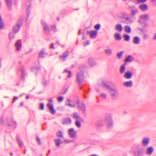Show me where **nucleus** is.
Listing matches in <instances>:
<instances>
[{
	"instance_id": "f03ea898",
	"label": "nucleus",
	"mask_w": 156,
	"mask_h": 156,
	"mask_svg": "<svg viewBox=\"0 0 156 156\" xmlns=\"http://www.w3.org/2000/svg\"><path fill=\"white\" fill-rule=\"evenodd\" d=\"M103 124L108 126V127L110 128L113 125V123L112 117L110 115H107L105 116L104 119L103 121Z\"/></svg>"
},
{
	"instance_id": "58836bf2",
	"label": "nucleus",
	"mask_w": 156,
	"mask_h": 156,
	"mask_svg": "<svg viewBox=\"0 0 156 156\" xmlns=\"http://www.w3.org/2000/svg\"><path fill=\"white\" fill-rule=\"evenodd\" d=\"M123 52L124 51H121L117 53V56L119 59H120L121 58L123 55Z\"/></svg>"
},
{
	"instance_id": "de8ad7c7",
	"label": "nucleus",
	"mask_w": 156,
	"mask_h": 156,
	"mask_svg": "<svg viewBox=\"0 0 156 156\" xmlns=\"http://www.w3.org/2000/svg\"><path fill=\"white\" fill-rule=\"evenodd\" d=\"M40 69L39 67H33L31 68V70L33 72L36 71H38Z\"/></svg>"
},
{
	"instance_id": "39448f33",
	"label": "nucleus",
	"mask_w": 156,
	"mask_h": 156,
	"mask_svg": "<svg viewBox=\"0 0 156 156\" xmlns=\"http://www.w3.org/2000/svg\"><path fill=\"white\" fill-rule=\"evenodd\" d=\"M150 142V139L148 137L144 138L141 141V144L144 147L147 146Z\"/></svg>"
},
{
	"instance_id": "a18cd8bd",
	"label": "nucleus",
	"mask_w": 156,
	"mask_h": 156,
	"mask_svg": "<svg viewBox=\"0 0 156 156\" xmlns=\"http://www.w3.org/2000/svg\"><path fill=\"white\" fill-rule=\"evenodd\" d=\"M9 39L11 40L14 38V36L12 34L10 33L9 35Z\"/></svg>"
},
{
	"instance_id": "4c0bfd02",
	"label": "nucleus",
	"mask_w": 156,
	"mask_h": 156,
	"mask_svg": "<svg viewBox=\"0 0 156 156\" xmlns=\"http://www.w3.org/2000/svg\"><path fill=\"white\" fill-rule=\"evenodd\" d=\"M45 54L44 51L42 50L40 52L39 54V56L40 57L42 58H44V55Z\"/></svg>"
},
{
	"instance_id": "09e8293b",
	"label": "nucleus",
	"mask_w": 156,
	"mask_h": 156,
	"mask_svg": "<svg viewBox=\"0 0 156 156\" xmlns=\"http://www.w3.org/2000/svg\"><path fill=\"white\" fill-rule=\"evenodd\" d=\"M94 27L96 30H98L100 28V25L99 24H98L95 26Z\"/></svg>"
},
{
	"instance_id": "bb28decb",
	"label": "nucleus",
	"mask_w": 156,
	"mask_h": 156,
	"mask_svg": "<svg viewBox=\"0 0 156 156\" xmlns=\"http://www.w3.org/2000/svg\"><path fill=\"white\" fill-rule=\"evenodd\" d=\"M54 142L55 145L57 147H59L62 143L61 140L60 139H55L54 140Z\"/></svg>"
},
{
	"instance_id": "bf43d9fd",
	"label": "nucleus",
	"mask_w": 156,
	"mask_h": 156,
	"mask_svg": "<svg viewBox=\"0 0 156 156\" xmlns=\"http://www.w3.org/2000/svg\"><path fill=\"white\" fill-rule=\"evenodd\" d=\"M151 1L153 4L156 5V0H151Z\"/></svg>"
},
{
	"instance_id": "864d4df0",
	"label": "nucleus",
	"mask_w": 156,
	"mask_h": 156,
	"mask_svg": "<svg viewBox=\"0 0 156 156\" xmlns=\"http://www.w3.org/2000/svg\"><path fill=\"white\" fill-rule=\"evenodd\" d=\"M40 106L41 110H43L44 109V105L43 103L41 104Z\"/></svg>"
},
{
	"instance_id": "c756f323",
	"label": "nucleus",
	"mask_w": 156,
	"mask_h": 156,
	"mask_svg": "<svg viewBox=\"0 0 156 156\" xmlns=\"http://www.w3.org/2000/svg\"><path fill=\"white\" fill-rule=\"evenodd\" d=\"M123 18L126 20L128 21L130 23H131L132 21L131 17L125 14L123 16Z\"/></svg>"
},
{
	"instance_id": "5fc2aeb1",
	"label": "nucleus",
	"mask_w": 156,
	"mask_h": 156,
	"mask_svg": "<svg viewBox=\"0 0 156 156\" xmlns=\"http://www.w3.org/2000/svg\"><path fill=\"white\" fill-rule=\"evenodd\" d=\"M147 0H137L138 2L139 3H144L147 1Z\"/></svg>"
},
{
	"instance_id": "338daca9",
	"label": "nucleus",
	"mask_w": 156,
	"mask_h": 156,
	"mask_svg": "<svg viewBox=\"0 0 156 156\" xmlns=\"http://www.w3.org/2000/svg\"><path fill=\"white\" fill-rule=\"evenodd\" d=\"M29 98V96H27L26 97V99H28Z\"/></svg>"
},
{
	"instance_id": "c03bdc74",
	"label": "nucleus",
	"mask_w": 156,
	"mask_h": 156,
	"mask_svg": "<svg viewBox=\"0 0 156 156\" xmlns=\"http://www.w3.org/2000/svg\"><path fill=\"white\" fill-rule=\"evenodd\" d=\"M36 140L38 144L39 145H41V142L40 138L37 136L36 137Z\"/></svg>"
},
{
	"instance_id": "f3484780",
	"label": "nucleus",
	"mask_w": 156,
	"mask_h": 156,
	"mask_svg": "<svg viewBox=\"0 0 156 156\" xmlns=\"http://www.w3.org/2000/svg\"><path fill=\"white\" fill-rule=\"evenodd\" d=\"M123 85L126 87H130L133 85V82L132 80H129L123 83Z\"/></svg>"
},
{
	"instance_id": "e2e57ef3",
	"label": "nucleus",
	"mask_w": 156,
	"mask_h": 156,
	"mask_svg": "<svg viewBox=\"0 0 156 156\" xmlns=\"http://www.w3.org/2000/svg\"><path fill=\"white\" fill-rule=\"evenodd\" d=\"M23 102H21L20 103V106H23Z\"/></svg>"
},
{
	"instance_id": "37998d69",
	"label": "nucleus",
	"mask_w": 156,
	"mask_h": 156,
	"mask_svg": "<svg viewBox=\"0 0 156 156\" xmlns=\"http://www.w3.org/2000/svg\"><path fill=\"white\" fill-rule=\"evenodd\" d=\"M64 97L62 96H59L57 98V100L59 102H62L64 100Z\"/></svg>"
},
{
	"instance_id": "1a4fd4ad",
	"label": "nucleus",
	"mask_w": 156,
	"mask_h": 156,
	"mask_svg": "<svg viewBox=\"0 0 156 156\" xmlns=\"http://www.w3.org/2000/svg\"><path fill=\"white\" fill-rule=\"evenodd\" d=\"M133 73L132 72L130 71H127L125 73L124 76L126 79H130L131 78Z\"/></svg>"
},
{
	"instance_id": "f8f14e48",
	"label": "nucleus",
	"mask_w": 156,
	"mask_h": 156,
	"mask_svg": "<svg viewBox=\"0 0 156 156\" xmlns=\"http://www.w3.org/2000/svg\"><path fill=\"white\" fill-rule=\"evenodd\" d=\"M15 46L16 48V50L17 51H20L21 48L22 44L21 41L19 40L16 42Z\"/></svg>"
},
{
	"instance_id": "c85d7f7f",
	"label": "nucleus",
	"mask_w": 156,
	"mask_h": 156,
	"mask_svg": "<svg viewBox=\"0 0 156 156\" xmlns=\"http://www.w3.org/2000/svg\"><path fill=\"white\" fill-rule=\"evenodd\" d=\"M116 30L118 31L121 32L122 30V27L120 24H117L115 26Z\"/></svg>"
},
{
	"instance_id": "5701e85b",
	"label": "nucleus",
	"mask_w": 156,
	"mask_h": 156,
	"mask_svg": "<svg viewBox=\"0 0 156 156\" xmlns=\"http://www.w3.org/2000/svg\"><path fill=\"white\" fill-rule=\"evenodd\" d=\"M21 77L22 78L24 79L26 75V70L24 69L23 66L21 67Z\"/></svg>"
},
{
	"instance_id": "20e7f679",
	"label": "nucleus",
	"mask_w": 156,
	"mask_h": 156,
	"mask_svg": "<svg viewBox=\"0 0 156 156\" xmlns=\"http://www.w3.org/2000/svg\"><path fill=\"white\" fill-rule=\"evenodd\" d=\"M77 81L79 85H81L83 83V72L78 73L76 75Z\"/></svg>"
},
{
	"instance_id": "a211bd4d",
	"label": "nucleus",
	"mask_w": 156,
	"mask_h": 156,
	"mask_svg": "<svg viewBox=\"0 0 156 156\" xmlns=\"http://www.w3.org/2000/svg\"><path fill=\"white\" fill-rule=\"evenodd\" d=\"M149 16L147 14H143L140 16V19L141 21H146L149 18Z\"/></svg>"
},
{
	"instance_id": "6ab92c4d",
	"label": "nucleus",
	"mask_w": 156,
	"mask_h": 156,
	"mask_svg": "<svg viewBox=\"0 0 156 156\" xmlns=\"http://www.w3.org/2000/svg\"><path fill=\"white\" fill-rule=\"evenodd\" d=\"M88 63L90 66H94L96 65V63L94 59L92 58H89L88 60Z\"/></svg>"
},
{
	"instance_id": "69168bd1",
	"label": "nucleus",
	"mask_w": 156,
	"mask_h": 156,
	"mask_svg": "<svg viewBox=\"0 0 156 156\" xmlns=\"http://www.w3.org/2000/svg\"><path fill=\"white\" fill-rule=\"evenodd\" d=\"M59 42V41H56V43L58 44H60Z\"/></svg>"
},
{
	"instance_id": "0eeeda50",
	"label": "nucleus",
	"mask_w": 156,
	"mask_h": 156,
	"mask_svg": "<svg viewBox=\"0 0 156 156\" xmlns=\"http://www.w3.org/2000/svg\"><path fill=\"white\" fill-rule=\"evenodd\" d=\"M69 53L67 50L65 52L63 53L61 55L59 56L60 59H62L63 61L66 60V58L69 56Z\"/></svg>"
},
{
	"instance_id": "13d9d810",
	"label": "nucleus",
	"mask_w": 156,
	"mask_h": 156,
	"mask_svg": "<svg viewBox=\"0 0 156 156\" xmlns=\"http://www.w3.org/2000/svg\"><path fill=\"white\" fill-rule=\"evenodd\" d=\"M18 97H14L13 100L12 101V102H14L16 100H17L18 99Z\"/></svg>"
},
{
	"instance_id": "052dcab7",
	"label": "nucleus",
	"mask_w": 156,
	"mask_h": 156,
	"mask_svg": "<svg viewBox=\"0 0 156 156\" xmlns=\"http://www.w3.org/2000/svg\"><path fill=\"white\" fill-rule=\"evenodd\" d=\"M50 48H52L53 49L54 48V44H51L50 46Z\"/></svg>"
},
{
	"instance_id": "9d476101",
	"label": "nucleus",
	"mask_w": 156,
	"mask_h": 156,
	"mask_svg": "<svg viewBox=\"0 0 156 156\" xmlns=\"http://www.w3.org/2000/svg\"><path fill=\"white\" fill-rule=\"evenodd\" d=\"M154 150V148L152 147H149L147 148L145 153L147 155H150L152 154Z\"/></svg>"
},
{
	"instance_id": "4468645a",
	"label": "nucleus",
	"mask_w": 156,
	"mask_h": 156,
	"mask_svg": "<svg viewBox=\"0 0 156 156\" xmlns=\"http://www.w3.org/2000/svg\"><path fill=\"white\" fill-rule=\"evenodd\" d=\"M90 37L92 38H95L97 34V32L96 30H92L90 31L89 32Z\"/></svg>"
},
{
	"instance_id": "cd10ccee",
	"label": "nucleus",
	"mask_w": 156,
	"mask_h": 156,
	"mask_svg": "<svg viewBox=\"0 0 156 156\" xmlns=\"http://www.w3.org/2000/svg\"><path fill=\"white\" fill-rule=\"evenodd\" d=\"M124 29L125 32L128 33H129L131 32V29L129 26L126 25L124 27Z\"/></svg>"
},
{
	"instance_id": "6e6d98bb",
	"label": "nucleus",
	"mask_w": 156,
	"mask_h": 156,
	"mask_svg": "<svg viewBox=\"0 0 156 156\" xmlns=\"http://www.w3.org/2000/svg\"><path fill=\"white\" fill-rule=\"evenodd\" d=\"M101 96L102 98H107V95L105 94H101Z\"/></svg>"
},
{
	"instance_id": "ea45409f",
	"label": "nucleus",
	"mask_w": 156,
	"mask_h": 156,
	"mask_svg": "<svg viewBox=\"0 0 156 156\" xmlns=\"http://www.w3.org/2000/svg\"><path fill=\"white\" fill-rule=\"evenodd\" d=\"M71 120L70 118H67L65 119L63 122L65 123H71Z\"/></svg>"
},
{
	"instance_id": "dca6fc26",
	"label": "nucleus",
	"mask_w": 156,
	"mask_h": 156,
	"mask_svg": "<svg viewBox=\"0 0 156 156\" xmlns=\"http://www.w3.org/2000/svg\"><path fill=\"white\" fill-rule=\"evenodd\" d=\"M133 43L135 44H138L140 43V38L137 36H135L133 37Z\"/></svg>"
},
{
	"instance_id": "72a5a7b5",
	"label": "nucleus",
	"mask_w": 156,
	"mask_h": 156,
	"mask_svg": "<svg viewBox=\"0 0 156 156\" xmlns=\"http://www.w3.org/2000/svg\"><path fill=\"white\" fill-rule=\"evenodd\" d=\"M56 135L58 137L61 138H64V136L63 135L61 131H59L57 132Z\"/></svg>"
},
{
	"instance_id": "e433bc0d",
	"label": "nucleus",
	"mask_w": 156,
	"mask_h": 156,
	"mask_svg": "<svg viewBox=\"0 0 156 156\" xmlns=\"http://www.w3.org/2000/svg\"><path fill=\"white\" fill-rule=\"evenodd\" d=\"M115 38L116 40L119 41L121 39V37L119 34L116 33L115 34Z\"/></svg>"
},
{
	"instance_id": "412c9836",
	"label": "nucleus",
	"mask_w": 156,
	"mask_h": 156,
	"mask_svg": "<svg viewBox=\"0 0 156 156\" xmlns=\"http://www.w3.org/2000/svg\"><path fill=\"white\" fill-rule=\"evenodd\" d=\"M20 23H18L16 26H14L13 28V31L15 33H16L18 32L20 27Z\"/></svg>"
},
{
	"instance_id": "4be33fe9",
	"label": "nucleus",
	"mask_w": 156,
	"mask_h": 156,
	"mask_svg": "<svg viewBox=\"0 0 156 156\" xmlns=\"http://www.w3.org/2000/svg\"><path fill=\"white\" fill-rule=\"evenodd\" d=\"M73 117L76 120H82V119L80 117L76 112H75L73 114Z\"/></svg>"
},
{
	"instance_id": "4d7b16f0",
	"label": "nucleus",
	"mask_w": 156,
	"mask_h": 156,
	"mask_svg": "<svg viewBox=\"0 0 156 156\" xmlns=\"http://www.w3.org/2000/svg\"><path fill=\"white\" fill-rule=\"evenodd\" d=\"M42 83L43 84L45 87L47 84V81L46 80H44L42 82Z\"/></svg>"
},
{
	"instance_id": "aec40b11",
	"label": "nucleus",
	"mask_w": 156,
	"mask_h": 156,
	"mask_svg": "<svg viewBox=\"0 0 156 156\" xmlns=\"http://www.w3.org/2000/svg\"><path fill=\"white\" fill-rule=\"evenodd\" d=\"M48 107L52 113L54 114L55 113V111L53 109V106L51 103H48Z\"/></svg>"
},
{
	"instance_id": "2f4dec72",
	"label": "nucleus",
	"mask_w": 156,
	"mask_h": 156,
	"mask_svg": "<svg viewBox=\"0 0 156 156\" xmlns=\"http://www.w3.org/2000/svg\"><path fill=\"white\" fill-rule=\"evenodd\" d=\"M105 53L108 55H110L112 54V50L110 48H107L104 50Z\"/></svg>"
},
{
	"instance_id": "3c124183",
	"label": "nucleus",
	"mask_w": 156,
	"mask_h": 156,
	"mask_svg": "<svg viewBox=\"0 0 156 156\" xmlns=\"http://www.w3.org/2000/svg\"><path fill=\"white\" fill-rule=\"evenodd\" d=\"M51 30L55 32L56 30V27L55 26H53L51 27Z\"/></svg>"
},
{
	"instance_id": "79ce46f5",
	"label": "nucleus",
	"mask_w": 156,
	"mask_h": 156,
	"mask_svg": "<svg viewBox=\"0 0 156 156\" xmlns=\"http://www.w3.org/2000/svg\"><path fill=\"white\" fill-rule=\"evenodd\" d=\"M64 73H69L68 75L67 76V77L68 78H69L71 77V72L70 71H67V70L65 69L64 71Z\"/></svg>"
},
{
	"instance_id": "b1692460",
	"label": "nucleus",
	"mask_w": 156,
	"mask_h": 156,
	"mask_svg": "<svg viewBox=\"0 0 156 156\" xmlns=\"http://www.w3.org/2000/svg\"><path fill=\"white\" fill-rule=\"evenodd\" d=\"M126 68L125 65L123 64L122 65L120 68V72L121 74H122L124 73L126 71Z\"/></svg>"
},
{
	"instance_id": "393cba45",
	"label": "nucleus",
	"mask_w": 156,
	"mask_h": 156,
	"mask_svg": "<svg viewBox=\"0 0 156 156\" xmlns=\"http://www.w3.org/2000/svg\"><path fill=\"white\" fill-rule=\"evenodd\" d=\"M133 59V57H132L131 55H128L127 57L125 60V61L126 62H131L132 61Z\"/></svg>"
},
{
	"instance_id": "ddd939ff",
	"label": "nucleus",
	"mask_w": 156,
	"mask_h": 156,
	"mask_svg": "<svg viewBox=\"0 0 156 156\" xmlns=\"http://www.w3.org/2000/svg\"><path fill=\"white\" fill-rule=\"evenodd\" d=\"M143 150L141 148H137L134 151V154L136 156H139L143 154Z\"/></svg>"
},
{
	"instance_id": "774afa93",
	"label": "nucleus",
	"mask_w": 156,
	"mask_h": 156,
	"mask_svg": "<svg viewBox=\"0 0 156 156\" xmlns=\"http://www.w3.org/2000/svg\"><path fill=\"white\" fill-rule=\"evenodd\" d=\"M89 156H97L95 154H92V155H90Z\"/></svg>"
},
{
	"instance_id": "2eb2a0df",
	"label": "nucleus",
	"mask_w": 156,
	"mask_h": 156,
	"mask_svg": "<svg viewBox=\"0 0 156 156\" xmlns=\"http://www.w3.org/2000/svg\"><path fill=\"white\" fill-rule=\"evenodd\" d=\"M41 24L43 26V27L45 32L46 33H48L50 32V30L46 24L44 22L42 21L41 22Z\"/></svg>"
},
{
	"instance_id": "423d86ee",
	"label": "nucleus",
	"mask_w": 156,
	"mask_h": 156,
	"mask_svg": "<svg viewBox=\"0 0 156 156\" xmlns=\"http://www.w3.org/2000/svg\"><path fill=\"white\" fill-rule=\"evenodd\" d=\"M77 102L78 105V108L83 112H85L86 111V108L85 104L83 102L80 103L79 101L78 100L77 101Z\"/></svg>"
},
{
	"instance_id": "f257e3e1",
	"label": "nucleus",
	"mask_w": 156,
	"mask_h": 156,
	"mask_svg": "<svg viewBox=\"0 0 156 156\" xmlns=\"http://www.w3.org/2000/svg\"><path fill=\"white\" fill-rule=\"evenodd\" d=\"M99 84L104 87L106 88L112 98L114 99L116 98L118 96V90L115 88H112L108 85L106 82L103 80H99Z\"/></svg>"
},
{
	"instance_id": "9b49d317",
	"label": "nucleus",
	"mask_w": 156,
	"mask_h": 156,
	"mask_svg": "<svg viewBox=\"0 0 156 156\" xmlns=\"http://www.w3.org/2000/svg\"><path fill=\"white\" fill-rule=\"evenodd\" d=\"M139 9L142 11H145L148 9L147 5L146 4H142L139 6Z\"/></svg>"
},
{
	"instance_id": "c9c22d12",
	"label": "nucleus",
	"mask_w": 156,
	"mask_h": 156,
	"mask_svg": "<svg viewBox=\"0 0 156 156\" xmlns=\"http://www.w3.org/2000/svg\"><path fill=\"white\" fill-rule=\"evenodd\" d=\"M17 140L20 147L21 148L23 146V144L22 141L19 138H17Z\"/></svg>"
},
{
	"instance_id": "8fccbe9b",
	"label": "nucleus",
	"mask_w": 156,
	"mask_h": 156,
	"mask_svg": "<svg viewBox=\"0 0 156 156\" xmlns=\"http://www.w3.org/2000/svg\"><path fill=\"white\" fill-rule=\"evenodd\" d=\"M152 38L153 40H156V32L153 34Z\"/></svg>"
},
{
	"instance_id": "0e129e2a",
	"label": "nucleus",
	"mask_w": 156,
	"mask_h": 156,
	"mask_svg": "<svg viewBox=\"0 0 156 156\" xmlns=\"http://www.w3.org/2000/svg\"><path fill=\"white\" fill-rule=\"evenodd\" d=\"M144 25L145 27H147L148 26V24L147 23H144Z\"/></svg>"
},
{
	"instance_id": "6e6552de",
	"label": "nucleus",
	"mask_w": 156,
	"mask_h": 156,
	"mask_svg": "<svg viewBox=\"0 0 156 156\" xmlns=\"http://www.w3.org/2000/svg\"><path fill=\"white\" fill-rule=\"evenodd\" d=\"M71 101L70 99L69 98L67 99L65 102L66 105L70 107H74L75 106V104H71Z\"/></svg>"
},
{
	"instance_id": "7ed1b4c3",
	"label": "nucleus",
	"mask_w": 156,
	"mask_h": 156,
	"mask_svg": "<svg viewBox=\"0 0 156 156\" xmlns=\"http://www.w3.org/2000/svg\"><path fill=\"white\" fill-rule=\"evenodd\" d=\"M68 134L69 137L73 139L74 140L70 141H66V143H70L75 140L77 136V132L73 128H71L68 129Z\"/></svg>"
},
{
	"instance_id": "a19ab883",
	"label": "nucleus",
	"mask_w": 156,
	"mask_h": 156,
	"mask_svg": "<svg viewBox=\"0 0 156 156\" xmlns=\"http://www.w3.org/2000/svg\"><path fill=\"white\" fill-rule=\"evenodd\" d=\"M149 38V35L147 34H144L143 36V39L145 40H147Z\"/></svg>"
},
{
	"instance_id": "680f3d73",
	"label": "nucleus",
	"mask_w": 156,
	"mask_h": 156,
	"mask_svg": "<svg viewBox=\"0 0 156 156\" xmlns=\"http://www.w3.org/2000/svg\"><path fill=\"white\" fill-rule=\"evenodd\" d=\"M67 90V89H65V90L64 91V92H62L61 93V94H65V93H66Z\"/></svg>"
},
{
	"instance_id": "603ef678",
	"label": "nucleus",
	"mask_w": 156,
	"mask_h": 156,
	"mask_svg": "<svg viewBox=\"0 0 156 156\" xmlns=\"http://www.w3.org/2000/svg\"><path fill=\"white\" fill-rule=\"evenodd\" d=\"M89 44V41H86L85 42L83 43V45L84 46H86L88 45Z\"/></svg>"
},
{
	"instance_id": "f704fd0d",
	"label": "nucleus",
	"mask_w": 156,
	"mask_h": 156,
	"mask_svg": "<svg viewBox=\"0 0 156 156\" xmlns=\"http://www.w3.org/2000/svg\"><path fill=\"white\" fill-rule=\"evenodd\" d=\"M124 40L126 41H129L130 40V37L127 34H125L123 35Z\"/></svg>"
},
{
	"instance_id": "49530a36",
	"label": "nucleus",
	"mask_w": 156,
	"mask_h": 156,
	"mask_svg": "<svg viewBox=\"0 0 156 156\" xmlns=\"http://www.w3.org/2000/svg\"><path fill=\"white\" fill-rule=\"evenodd\" d=\"M129 9H130V11L131 10H133L136 9V6L135 5H129Z\"/></svg>"
},
{
	"instance_id": "a878e982",
	"label": "nucleus",
	"mask_w": 156,
	"mask_h": 156,
	"mask_svg": "<svg viewBox=\"0 0 156 156\" xmlns=\"http://www.w3.org/2000/svg\"><path fill=\"white\" fill-rule=\"evenodd\" d=\"M8 8L9 10L11 9V0H5Z\"/></svg>"
},
{
	"instance_id": "473e14b6",
	"label": "nucleus",
	"mask_w": 156,
	"mask_h": 156,
	"mask_svg": "<svg viewBox=\"0 0 156 156\" xmlns=\"http://www.w3.org/2000/svg\"><path fill=\"white\" fill-rule=\"evenodd\" d=\"M83 121V119H82V120H76V122H75L76 125L78 128L80 127L81 125L80 122H82Z\"/></svg>"
},
{
	"instance_id": "7c9ffc66",
	"label": "nucleus",
	"mask_w": 156,
	"mask_h": 156,
	"mask_svg": "<svg viewBox=\"0 0 156 156\" xmlns=\"http://www.w3.org/2000/svg\"><path fill=\"white\" fill-rule=\"evenodd\" d=\"M138 12V10L137 8L135 9H134L131 10V15L132 16H134L136 13Z\"/></svg>"
}]
</instances>
